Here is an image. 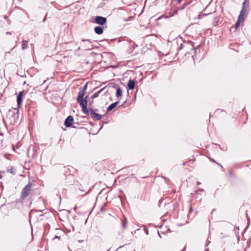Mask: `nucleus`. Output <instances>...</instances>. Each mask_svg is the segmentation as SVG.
Returning <instances> with one entry per match:
<instances>
[{
    "mask_svg": "<svg viewBox=\"0 0 251 251\" xmlns=\"http://www.w3.org/2000/svg\"><path fill=\"white\" fill-rule=\"evenodd\" d=\"M82 41H87V42H89L90 43H91L90 40H89V39H82Z\"/></svg>",
    "mask_w": 251,
    "mask_h": 251,
    "instance_id": "nucleus-18",
    "label": "nucleus"
},
{
    "mask_svg": "<svg viewBox=\"0 0 251 251\" xmlns=\"http://www.w3.org/2000/svg\"><path fill=\"white\" fill-rule=\"evenodd\" d=\"M94 22L97 24L102 25L106 23L107 19L105 17L97 16L95 17Z\"/></svg>",
    "mask_w": 251,
    "mask_h": 251,
    "instance_id": "nucleus-4",
    "label": "nucleus"
},
{
    "mask_svg": "<svg viewBox=\"0 0 251 251\" xmlns=\"http://www.w3.org/2000/svg\"><path fill=\"white\" fill-rule=\"evenodd\" d=\"M212 160H213V162L216 163V161L212 159Z\"/></svg>",
    "mask_w": 251,
    "mask_h": 251,
    "instance_id": "nucleus-27",
    "label": "nucleus"
},
{
    "mask_svg": "<svg viewBox=\"0 0 251 251\" xmlns=\"http://www.w3.org/2000/svg\"><path fill=\"white\" fill-rule=\"evenodd\" d=\"M2 177V176L0 175V178H1Z\"/></svg>",
    "mask_w": 251,
    "mask_h": 251,
    "instance_id": "nucleus-29",
    "label": "nucleus"
},
{
    "mask_svg": "<svg viewBox=\"0 0 251 251\" xmlns=\"http://www.w3.org/2000/svg\"><path fill=\"white\" fill-rule=\"evenodd\" d=\"M87 89V84H85L82 89H80L78 93L77 98V101L79 104L80 106L82 108V112L87 114L88 113V109L87 108V98L88 96H86L84 99H83L84 93L86 89Z\"/></svg>",
    "mask_w": 251,
    "mask_h": 251,
    "instance_id": "nucleus-1",
    "label": "nucleus"
},
{
    "mask_svg": "<svg viewBox=\"0 0 251 251\" xmlns=\"http://www.w3.org/2000/svg\"><path fill=\"white\" fill-rule=\"evenodd\" d=\"M177 12V10H175L174 11L173 14H172V16L174 15L175 14H176Z\"/></svg>",
    "mask_w": 251,
    "mask_h": 251,
    "instance_id": "nucleus-19",
    "label": "nucleus"
},
{
    "mask_svg": "<svg viewBox=\"0 0 251 251\" xmlns=\"http://www.w3.org/2000/svg\"><path fill=\"white\" fill-rule=\"evenodd\" d=\"M187 5V4H184V5L183 7H181L180 9L184 8Z\"/></svg>",
    "mask_w": 251,
    "mask_h": 251,
    "instance_id": "nucleus-21",
    "label": "nucleus"
},
{
    "mask_svg": "<svg viewBox=\"0 0 251 251\" xmlns=\"http://www.w3.org/2000/svg\"><path fill=\"white\" fill-rule=\"evenodd\" d=\"M74 121V118L72 116H69L65 120V125L66 127L71 126Z\"/></svg>",
    "mask_w": 251,
    "mask_h": 251,
    "instance_id": "nucleus-6",
    "label": "nucleus"
},
{
    "mask_svg": "<svg viewBox=\"0 0 251 251\" xmlns=\"http://www.w3.org/2000/svg\"><path fill=\"white\" fill-rule=\"evenodd\" d=\"M181 0H178V2L180 3L181 2Z\"/></svg>",
    "mask_w": 251,
    "mask_h": 251,
    "instance_id": "nucleus-24",
    "label": "nucleus"
},
{
    "mask_svg": "<svg viewBox=\"0 0 251 251\" xmlns=\"http://www.w3.org/2000/svg\"><path fill=\"white\" fill-rule=\"evenodd\" d=\"M94 31L97 34L100 35L103 32V28L100 26H97L95 27Z\"/></svg>",
    "mask_w": 251,
    "mask_h": 251,
    "instance_id": "nucleus-8",
    "label": "nucleus"
},
{
    "mask_svg": "<svg viewBox=\"0 0 251 251\" xmlns=\"http://www.w3.org/2000/svg\"><path fill=\"white\" fill-rule=\"evenodd\" d=\"M122 227L123 229H125L127 227V219L125 218V221H122Z\"/></svg>",
    "mask_w": 251,
    "mask_h": 251,
    "instance_id": "nucleus-14",
    "label": "nucleus"
},
{
    "mask_svg": "<svg viewBox=\"0 0 251 251\" xmlns=\"http://www.w3.org/2000/svg\"><path fill=\"white\" fill-rule=\"evenodd\" d=\"M127 86L130 90H132L135 87V82L133 80H129L127 83Z\"/></svg>",
    "mask_w": 251,
    "mask_h": 251,
    "instance_id": "nucleus-9",
    "label": "nucleus"
},
{
    "mask_svg": "<svg viewBox=\"0 0 251 251\" xmlns=\"http://www.w3.org/2000/svg\"><path fill=\"white\" fill-rule=\"evenodd\" d=\"M24 91H21L19 93V94L17 96V104L18 105H21V104L22 102L23 97L24 96Z\"/></svg>",
    "mask_w": 251,
    "mask_h": 251,
    "instance_id": "nucleus-7",
    "label": "nucleus"
},
{
    "mask_svg": "<svg viewBox=\"0 0 251 251\" xmlns=\"http://www.w3.org/2000/svg\"><path fill=\"white\" fill-rule=\"evenodd\" d=\"M188 46L187 45H184L183 44H181L179 48H178V50H180L182 49H183L184 48H185V47H187Z\"/></svg>",
    "mask_w": 251,
    "mask_h": 251,
    "instance_id": "nucleus-15",
    "label": "nucleus"
},
{
    "mask_svg": "<svg viewBox=\"0 0 251 251\" xmlns=\"http://www.w3.org/2000/svg\"><path fill=\"white\" fill-rule=\"evenodd\" d=\"M212 160H213V162L216 163V161L212 159Z\"/></svg>",
    "mask_w": 251,
    "mask_h": 251,
    "instance_id": "nucleus-28",
    "label": "nucleus"
},
{
    "mask_svg": "<svg viewBox=\"0 0 251 251\" xmlns=\"http://www.w3.org/2000/svg\"><path fill=\"white\" fill-rule=\"evenodd\" d=\"M118 101H116L115 102H114L112 104H111L107 108V110L108 111H110L111 110H112L114 108H115L117 105L118 104Z\"/></svg>",
    "mask_w": 251,
    "mask_h": 251,
    "instance_id": "nucleus-10",
    "label": "nucleus"
},
{
    "mask_svg": "<svg viewBox=\"0 0 251 251\" xmlns=\"http://www.w3.org/2000/svg\"><path fill=\"white\" fill-rule=\"evenodd\" d=\"M60 238V237L58 236H55L53 238V240H54L55 239H59Z\"/></svg>",
    "mask_w": 251,
    "mask_h": 251,
    "instance_id": "nucleus-20",
    "label": "nucleus"
},
{
    "mask_svg": "<svg viewBox=\"0 0 251 251\" xmlns=\"http://www.w3.org/2000/svg\"><path fill=\"white\" fill-rule=\"evenodd\" d=\"M7 172H9L11 174H14V172L13 171V169L12 168L8 169L7 170Z\"/></svg>",
    "mask_w": 251,
    "mask_h": 251,
    "instance_id": "nucleus-17",
    "label": "nucleus"
},
{
    "mask_svg": "<svg viewBox=\"0 0 251 251\" xmlns=\"http://www.w3.org/2000/svg\"><path fill=\"white\" fill-rule=\"evenodd\" d=\"M90 111V115L92 118H93L95 120H101L102 116L101 115L95 112H94V110L92 108H89V110H88V111Z\"/></svg>",
    "mask_w": 251,
    "mask_h": 251,
    "instance_id": "nucleus-5",
    "label": "nucleus"
},
{
    "mask_svg": "<svg viewBox=\"0 0 251 251\" xmlns=\"http://www.w3.org/2000/svg\"><path fill=\"white\" fill-rule=\"evenodd\" d=\"M197 183L198 185H200L201 184V183L199 181H197Z\"/></svg>",
    "mask_w": 251,
    "mask_h": 251,
    "instance_id": "nucleus-22",
    "label": "nucleus"
},
{
    "mask_svg": "<svg viewBox=\"0 0 251 251\" xmlns=\"http://www.w3.org/2000/svg\"><path fill=\"white\" fill-rule=\"evenodd\" d=\"M6 34H9L10 35L11 34V33L10 32H6Z\"/></svg>",
    "mask_w": 251,
    "mask_h": 251,
    "instance_id": "nucleus-23",
    "label": "nucleus"
},
{
    "mask_svg": "<svg viewBox=\"0 0 251 251\" xmlns=\"http://www.w3.org/2000/svg\"><path fill=\"white\" fill-rule=\"evenodd\" d=\"M122 95V89L120 88H118L117 89V91L116 93V96L117 98H119V97L121 96Z\"/></svg>",
    "mask_w": 251,
    "mask_h": 251,
    "instance_id": "nucleus-13",
    "label": "nucleus"
},
{
    "mask_svg": "<svg viewBox=\"0 0 251 251\" xmlns=\"http://www.w3.org/2000/svg\"><path fill=\"white\" fill-rule=\"evenodd\" d=\"M104 90V88L100 89V90L98 91L96 93H94L93 95L92 96V99H94L97 97H99L100 94Z\"/></svg>",
    "mask_w": 251,
    "mask_h": 251,
    "instance_id": "nucleus-11",
    "label": "nucleus"
},
{
    "mask_svg": "<svg viewBox=\"0 0 251 251\" xmlns=\"http://www.w3.org/2000/svg\"><path fill=\"white\" fill-rule=\"evenodd\" d=\"M31 187L32 184L30 182H29L22 191L21 195V199L24 200L28 196L31 191Z\"/></svg>",
    "mask_w": 251,
    "mask_h": 251,
    "instance_id": "nucleus-3",
    "label": "nucleus"
},
{
    "mask_svg": "<svg viewBox=\"0 0 251 251\" xmlns=\"http://www.w3.org/2000/svg\"><path fill=\"white\" fill-rule=\"evenodd\" d=\"M28 41L25 40H23L22 41V49L24 50L26 49L27 47Z\"/></svg>",
    "mask_w": 251,
    "mask_h": 251,
    "instance_id": "nucleus-12",
    "label": "nucleus"
},
{
    "mask_svg": "<svg viewBox=\"0 0 251 251\" xmlns=\"http://www.w3.org/2000/svg\"><path fill=\"white\" fill-rule=\"evenodd\" d=\"M209 243H210V242H209V241H208V242H207V245H208Z\"/></svg>",
    "mask_w": 251,
    "mask_h": 251,
    "instance_id": "nucleus-26",
    "label": "nucleus"
},
{
    "mask_svg": "<svg viewBox=\"0 0 251 251\" xmlns=\"http://www.w3.org/2000/svg\"><path fill=\"white\" fill-rule=\"evenodd\" d=\"M45 20H46V18H44V20H43V21H44V22H45Z\"/></svg>",
    "mask_w": 251,
    "mask_h": 251,
    "instance_id": "nucleus-25",
    "label": "nucleus"
},
{
    "mask_svg": "<svg viewBox=\"0 0 251 251\" xmlns=\"http://www.w3.org/2000/svg\"><path fill=\"white\" fill-rule=\"evenodd\" d=\"M246 1L245 0L242 4V10L240 12L238 20L235 24L236 28H238L240 26L241 23H243L244 21V15L246 12Z\"/></svg>",
    "mask_w": 251,
    "mask_h": 251,
    "instance_id": "nucleus-2",
    "label": "nucleus"
},
{
    "mask_svg": "<svg viewBox=\"0 0 251 251\" xmlns=\"http://www.w3.org/2000/svg\"><path fill=\"white\" fill-rule=\"evenodd\" d=\"M34 212H42V210H32L30 212V214H29V217H30V215L32 214L33 213H34Z\"/></svg>",
    "mask_w": 251,
    "mask_h": 251,
    "instance_id": "nucleus-16",
    "label": "nucleus"
}]
</instances>
